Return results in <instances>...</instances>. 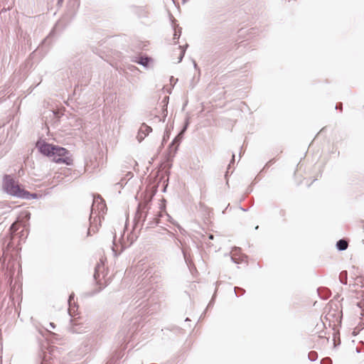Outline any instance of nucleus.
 <instances>
[{
    "mask_svg": "<svg viewBox=\"0 0 364 364\" xmlns=\"http://www.w3.org/2000/svg\"><path fill=\"white\" fill-rule=\"evenodd\" d=\"M36 147L42 154L51 158L57 164L70 166L73 163L72 157L69 156V151L63 147L50 144L44 141H38Z\"/></svg>",
    "mask_w": 364,
    "mask_h": 364,
    "instance_id": "1",
    "label": "nucleus"
},
{
    "mask_svg": "<svg viewBox=\"0 0 364 364\" xmlns=\"http://www.w3.org/2000/svg\"><path fill=\"white\" fill-rule=\"evenodd\" d=\"M4 187L8 193L18 198H29L30 196L36 197L35 195L31 194L29 192L21 188L18 182L15 181L9 176L5 177Z\"/></svg>",
    "mask_w": 364,
    "mask_h": 364,
    "instance_id": "2",
    "label": "nucleus"
},
{
    "mask_svg": "<svg viewBox=\"0 0 364 364\" xmlns=\"http://www.w3.org/2000/svg\"><path fill=\"white\" fill-rule=\"evenodd\" d=\"M105 260L106 259L104 257L100 259V262L95 267L94 274V278L99 286V289L106 287L110 282V278L107 276L108 269L105 265Z\"/></svg>",
    "mask_w": 364,
    "mask_h": 364,
    "instance_id": "3",
    "label": "nucleus"
},
{
    "mask_svg": "<svg viewBox=\"0 0 364 364\" xmlns=\"http://www.w3.org/2000/svg\"><path fill=\"white\" fill-rule=\"evenodd\" d=\"M31 217V213L28 210H23L18 215L17 220L16 222H14L11 228L10 231L11 232V235H13V237H14V233L16 231H17L20 227H23V229L21 230V233L22 235H26V237L28 235V230L26 228V223L28 221Z\"/></svg>",
    "mask_w": 364,
    "mask_h": 364,
    "instance_id": "4",
    "label": "nucleus"
},
{
    "mask_svg": "<svg viewBox=\"0 0 364 364\" xmlns=\"http://www.w3.org/2000/svg\"><path fill=\"white\" fill-rule=\"evenodd\" d=\"M185 51L186 50L182 46H177L174 47L171 54V60L174 63L181 62L184 56Z\"/></svg>",
    "mask_w": 364,
    "mask_h": 364,
    "instance_id": "5",
    "label": "nucleus"
},
{
    "mask_svg": "<svg viewBox=\"0 0 364 364\" xmlns=\"http://www.w3.org/2000/svg\"><path fill=\"white\" fill-rule=\"evenodd\" d=\"M136 62L145 67H149L152 63L153 60L147 56H140Z\"/></svg>",
    "mask_w": 364,
    "mask_h": 364,
    "instance_id": "6",
    "label": "nucleus"
},
{
    "mask_svg": "<svg viewBox=\"0 0 364 364\" xmlns=\"http://www.w3.org/2000/svg\"><path fill=\"white\" fill-rule=\"evenodd\" d=\"M348 242L347 241L344 240H340L338 242H337V247L338 250H345L347 249L348 247Z\"/></svg>",
    "mask_w": 364,
    "mask_h": 364,
    "instance_id": "7",
    "label": "nucleus"
},
{
    "mask_svg": "<svg viewBox=\"0 0 364 364\" xmlns=\"http://www.w3.org/2000/svg\"><path fill=\"white\" fill-rule=\"evenodd\" d=\"M97 230H98L97 227V226H94L92 224H91V225H90V227L89 228V230H88V234H90V232L91 231H92L93 232H97Z\"/></svg>",
    "mask_w": 364,
    "mask_h": 364,
    "instance_id": "8",
    "label": "nucleus"
},
{
    "mask_svg": "<svg viewBox=\"0 0 364 364\" xmlns=\"http://www.w3.org/2000/svg\"><path fill=\"white\" fill-rule=\"evenodd\" d=\"M134 174L132 171H127V173L125 175V177L127 178V179H130L133 177Z\"/></svg>",
    "mask_w": 364,
    "mask_h": 364,
    "instance_id": "9",
    "label": "nucleus"
},
{
    "mask_svg": "<svg viewBox=\"0 0 364 364\" xmlns=\"http://www.w3.org/2000/svg\"><path fill=\"white\" fill-rule=\"evenodd\" d=\"M180 34L177 33L176 31H175L173 34V40L178 39L179 38Z\"/></svg>",
    "mask_w": 364,
    "mask_h": 364,
    "instance_id": "10",
    "label": "nucleus"
},
{
    "mask_svg": "<svg viewBox=\"0 0 364 364\" xmlns=\"http://www.w3.org/2000/svg\"><path fill=\"white\" fill-rule=\"evenodd\" d=\"M99 199L101 200L100 202V205L102 206V208H105V203H104V201L102 200V198H99Z\"/></svg>",
    "mask_w": 364,
    "mask_h": 364,
    "instance_id": "11",
    "label": "nucleus"
},
{
    "mask_svg": "<svg viewBox=\"0 0 364 364\" xmlns=\"http://www.w3.org/2000/svg\"><path fill=\"white\" fill-rule=\"evenodd\" d=\"M131 165L136 166V165H137V163H136V161H134V160H132V161H131Z\"/></svg>",
    "mask_w": 364,
    "mask_h": 364,
    "instance_id": "12",
    "label": "nucleus"
},
{
    "mask_svg": "<svg viewBox=\"0 0 364 364\" xmlns=\"http://www.w3.org/2000/svg\"><path fill=\"white\" fill-rule=\"evenodd\" d=\"M96 201H97V200H95L94 204H92V207H93V208H94V207H95V203H96Z\"/></svg>",
    "mask_w": 364,
    "mask_h": 364,
    "instance_id": "13",
    "label": "nucleus"
},
{
    "mask_svg": "<svg viewBox=\"0 0 364 364\" xmlns=\"http://www.w3.org/2000/svg\"><path fill=\"white\" fill-rule=\"evenodd\" d=\"M213 235H210V239H213Z\"/></svg>",
    "mask_w": 364,
    "mask_h": 364,
    "instance_id": "14",
    "label": "nucleus"
},
{
    "mask_svg": "<svg viewBox=\"0 0 364 364\" xmlns=\"http://www.w3.org/2000/svg\"><path fill=\"white\" fill-rule=\"evenodd\" d=\"M146 129H150V127H147V126L146 127Z\"/></svg>",
    "mask_w": 364,
    "mask_h": 364,
    "instance_id": "15",
    "label": "nucleus"
}]
</instances>
